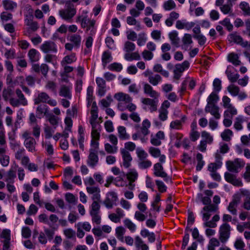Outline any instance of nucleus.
Instances as JSON below:
<instances>
[{
    "instance_id": "f257e3e1",
    "label": "nucleus",
    "mask_w": 250,
    "mask_h": 250,
    "mask_svg": "<svg viewBox=\"0 0 250 250\" xmlns=\"http://www.w3.org/2000/svg\"><path fill=\"white\" fill-rule=\"evenodd\" d=\"M21 137L23 140L24 146L29 152L33 153L37 151V142L32 136L30 131L28 130L23 131L21 134Z\"/></svg>"
},
{
    "instance_id": "f03ea898",
    "label": "nucleus",
    "mask_w": 250,
    "mask_h": 250,
    "mask_svg": "<svg viewBox=\"0 0 250 250\" xmlns=\"http://www.w3.org/2000/svg\"><path fill=\"white\" fill-rule=\"evenodd\" d=\"M66 8L59 11V15L65 21H70L76 14L74 5L70 1L65 2Z\"/></svg>"
},
{
    "instance_id": "7ed1b4c3",
    "label": "nucleus",
    "mask_w": 250,
    "mask_h": 250,
    "mask_svg": "<svg viewBox=\"0 0 250 250\" xmlns=\"http://www.w3.org/2000/svg\"><path fill=\"white\" fill-rule=\"evenodd\" d=\"M15 93L17 98H11L9 99L10 104L14 107H19L20 105L26 106L28 104V101L20 88L15 90Z\"/></svg>"
},
{
    "instance_id": "20e7f679",
    "label": "nucleus",
    "mask_w": 250,
    "mask_h": 250,
    "mask_svg": "<svg viewBox=\"0 0 250 250\" xmlns=\"http://www.w3.org/2000/svg\"><path fill=\"white\" fill-rule=\"evenodd\" d=\"M34 103L35 104L46 103L52 106H55L57 104L56 100L52 99L49 95L45 92H40L34 99Z\"/></svg>"
},
{
    "instance_id": "39448f33",
    "label": "nucleus",
    "mask_w": 250,
    "mask_h": 250,
    "mask_svg": "<svg viewBox=\"0 0 250 250\" xmlns=\"http://www.w3.org/2000/svg\"><path fill=\"white\" fill-rule=\"evenodd\" d=\"M231 227L228 223H223L219 229V239L222 243H225L230 235Z\"/></svg>"
},
{
    "instance_id": "423d86ee",
    "label": "nucleus",
    "mask_w": 250,
    "mask_h": 250,
    "mask_svg": "<svg viewBox=\"0 0 250 250\" xmlns=\"http://www.w3.org/2000/svg\"><path fill=\"white\" fill-rule=\"evenodd\" d=\"M190 63L188 61H185L182 63L176 64L173 69V79L179 80L183 72L189 67Z\"/></svg>"
},
{
    "instance_id": "0eeeda50",
    "label": "nucleus",
    "mask_w": 250,
    "mask_h": 250,
    "mask_svg": "<svg viewBox=\"0 0 250 250\" xmlns=\"http://www.w3.org/2000/svg\"><path fill=\"white\" fill-rule=\"evenodd\" d=\"M154 172L153 174L156 177H161L164 179L166 182L170 181L172 182L171 179L167 173L165 172L164 168L160 163H157L153 166Z\"/></svg>"
},
{
    "instance_id": "6e6552de",
    "label": "nucleus",
    "mask_w": 250,
    "mask_h": 250,
    "mask_svg": "<svg viewBox=\"0 0 250 250\" xmlns=\"http://www.w3.org/2000/svg\"><path fill=\"white\" fill-rule=\"evenodd\" d=\"M226 165L229 171L238 173L239 169L244 166V163L240 161L238 159H235L233 161H227Z\"/></svg>"
},
{
    "instance_id": "1a4fd4ad",
    "label": "nucleus",
    "mask_w": 250,
    "mask_h": 250,
    "mask_svg": "<svg viewBox=\"0 0 250 250\" xmlns=\"http://www.w3.org/2000/svg\"><path fill=\"white\" fill-rule=\"evenodd\" d=\"M143 89L144 93L150 98L158 99L160 97V93L154 90L152 86L147 83H143Z\"/></svg>"
},
{
    "instance_id": "9d476101",
    "label": "nucleus",
    "mask_w": 250,
    "mask_h": 250,
    "mask_svg": "<svg viewBox=\"0 0 250 250\" xmlns=\"http://www.w3.org/2000/svg\"><path fill=\"white\" fill-rule=\"evenodd\" d=\"M95 23L96 21L95 20H90L87 18L86 19H83L81 25L82 28H86V32L90 30L89 34L91 36H93L96 32V29L94 27Z\"/></svg>"
},
{
    "instance_id": "9b49d317",
    "label": "nucleus",
    "mask_w": 250,
    "mask_h": 250,
    "mask_svg": "<svg viewBox=\"0 0 250 250\" xmlns=\"http://www.w3.org/2000/svg\"><path fill=\"white\" fill-rule=\"evenodd\" d=\"M125 175L128 181V188L129 190H132L135 187L134 183L138 179V173L137 171L134 169H131L129 172H127Z\"/></svg>"
},
{
    "instance_id": "f8f14e48",
    "label": "nucleus",
    "mask_w": 250,
    "mask_h": 250,
    "mask_svg": "<svg viewBox=\"0 0 250 250\" xmlns=\"http://www.w3.org/2000/svg\"><path fill=\"white\" fill-rule=\"evenodd\" d=\"M26 25L28 26L26 31L23 32V35L26 36H29L31 32L36 31L39 26L37 21H33L32 19H26L25 20Z\"/></svg>"
},
{
    "instance_id": "ddd939ff",
    "label": "nucleus",
    "mask_w": 250,
    "mask_h": 250,
    "mask_svg": "<svg viewBox=\"0 0 250 250\" xmlns=\"http://www.w3.org/2000/svg\"><path fill=\"white\" fill-rule=\"evenodd\" d=\"M41 50L44 53H56L57 48L55 43L52 41H45L40 46Z\"/></svg>"
},
{
    "instance_id": "4468645a",
    "label": "nucleus",
    "mask_w": 250,
    "mask_h": 250,
    "mask_svg": "<svg viewBox=\"0 0 250 250\" xmlns=\"http://www.w3.org/2000/svg\"><path fill=\"white\" fill-rule=\"evenodd\" d=\"M142 103L146 105L149 106L151 112L156 111L157 110L158 99L152 98H144L142 99Z\"/></svg>"
},
{
    "instance_id": "2eb2a0df",
    "label": "nucleus",
    "mask_w": 250,
    "mask_h": 250,
    "mask_svg": "<svg viewBox=\"0 0 250 250\" xmlns=\"http://www.w3.org/2000/svg\"><path fill=\"white\" fill-rule=\"evenodd\" d=\"M229 41L235 43L240 44L243 47H246L248 45L247 41L244 42L243 38L237 33L234 32L229 36Z\"/></svg>"
},
{
    "instance_id": "dca6fc26",
    "label": "nucleus",
    "mask_w": 250,
    "mask_h": 250,
    "mask_svg": "<svg viewBox=\"0 0 250 250\" xmlns=\"http://www.w3.org/2000/svg\"><path fill=\"white\" fill-rule=\"evenodd\" d=\"M165 139V134L162 131H159L155 135L152 134L150 136V143L154 146H160L161 140Z\"/></svg>"
},
{
    "instance_id": "f3484780",
    "label": "nucleus",
    "mask_w": 250,
    "mask_h": 250,
    "mask_svg": "<svg viewBox=\"0 0 250 250\" xmlns=\"http://www.w3.org/2000/svg\"><path fill=\"white\" fill-rule=\"evenodd\" d=\"M151 125L150 122L147 119L143 120L141 124V126L139 125H137L135 126V128L140 129L141 133L144 135V136H147L149 133V128Z\"/></svg>"
},
{
    "instance_id": "a211bd4d",
    "label": "nucleus",
    "mask_w": 250,
    "mask_h": 250,
    "mask_svg": "<svg viewBox=\"0 0 250 250\" xmlns=\"http://www.w3.org/2000/svg\"><path fill=\"white\" fill-rule=\"evenodd\" d=\"M224 177L227 182L229 183L234 186L241 187L243 186L242 181L236 178L235 175L226 172L225 173Z\"/></svg>"
},
{
    "instance_id": "6ab92c4d",
    "label": "nucleus",
    "mask_w": 250,
    "mask_h": 250,
    "mask_svg": "<svg viewBox=\"0 0 250 250\" xmlns=\"http://www.w3.org/2000/svg\"><path fill=\"white\" fill-rule=\"evenodd\" d=\"M99 157L97 152L93 149H90L87 163L90 167H94L98 163Z\"/></svg>"
},
{
    "instance_id": "aec40b11",
    "label": "nucleus",
    "mask_w": 250,
    "mask_h": 250,
    "mask_svg": "<svg viewBox=\"0 0 250 250\" xmlns=\"http://www.w3.org/2000/svg\"><path fill=\"white\" fill-rule=\"evenodd\" d=\"M121 153L123 159V165L125 168H128L131 166L132 158L130 153L125 148L121 149Z\"/></svg>"
},
{
    "instance_id": "412c9836",
    "label": "nucleus",
    "mask_w": 250,
    "mask_h": 250,
    "mask_svg": "<svg viewBox=\"0 0 250 250\" xmlns=\"http://www.w3.org/2000/svg\"><path fill=\"white\" fill-rule=\"evenodd\" d=\"M219 110V107L215 104H207L205 107V111L210 113L216 119L220 118L221 115Z\"/></svg>"
},
{
    "instance_id": "4be33fe9",
    "label": "nucleus",
    "mask_w": 250,
    "mask_h": 250,
    "mask_svg": "<svg viewBox=\"0 0 250 250\" xmlns=\"http://www.w3.org/2000/svg\"><path fill=\"white\" fill-rule=\"evenodd\" d=\"M114 98L120 102L127 104L132 101V98L127 94L119 92L114 95Z\"/></svg>"
},
{
    "instance_id": "5701e85b",
    "label": "nucleus",
    "mask_w": 250,
    "mask_h": 250,
    "mask_svg": "<svg viewBox=\"0 0 250 250\" xmlns=\"http://www.w3.org/2000/svg\"><path fill=\"white\" fill-rule=\"evenodd\" d=\"M36 108L37 116L39 118H41L43 116H47L49 114L48 107L44 104H38Z\"/></svg>"
},
{
    "instance_id": "b1692460",
    "label": "nucleus",
    "mask_w": 250,
    "mask_h": 250,
    "mask_svg": "<svg viewBox=\"0 0 250 250\" xmlns=\"http://www.w3.org/2000/svg\"><path fill=\"white\" fill-rule=\"evenodd\" d=\"M96 82L99 87V95L101 96H104L106 91V84L105 80L102 78L98 77L96 79Z\"/></svg>"
},
{
    "instance_id": "393cba45",
    "label": "nucleus",
    "mask_w": 250,
    "mask_h": 250,
    "mask_svg": "<svg viewBox=\"0 0 250 250\" xmlns=\"http://www.w3.org/2000/svg\"><path fill=\"white\" fill-rule=\"evenodd\" d=\"M18 167V166L15 165L14 167H12L10 170L7 172L5 181L9 183H12L14 182V179L16 177V170Z\"/></svg>"
},
{
    "instance_id": "a878e982",
    "label": "nucleus",
    "mask_w": 250,
    "mask_h": 250,
    "mask_svg": "<svg viewBox=\"0 0 250 250\" xmlns=\"http://www.w3.org/2000/svg\"><path fill=\"white\" fill-rule=\"evenodd\" d=\"M71 86L62 85L60 87L59 90V95L67 99L71 98V94L70 92Z\"/></svg>"
},
{
    "instance_id": "bb28decb",
    "label": "nucleus",
    "mask_w": 250,
    "mask_h": 250,
    "mask_svg": "<svg viewBox=\"0 0 250 250\" xmlns=\"http://www.w3.org/2000/svg\"><path fill=\"white\" fill-rule=\"evenodd\" d=\"M211 214L208 212H203V220L205 221L204 224V225L206 227H208L209 228H216L217 226V224L216 223L213 222L211 220L208 221L209 218L210 217Z\"/></svg>"
},
{
    "instance_id": "cd10ccee",
    "label": "nucleus",
    "mask_w": 250,
    "mask_h": 250,
    "mask_svg": "<svg viewBox=\"0 0 250 250\" xmlns=\"http://www.w3.org/2000/svg\"><path fill=\"white\" fill-rule=\"evenodd\" d=\"M240 199L239 198H235L232 199V200L229 203L228 207V210L233 215L237 214V207L239 203Z\"/></svg>"
},
{
    "instance_id": "c85d7f7f",
    "label": "nucleus",
    "mask_w": 250,
    "mask_h": 250,
    "mask_svg": "<svg viewBox=\"0 0 250 250\" xmlns=\"http://www.w3.org/2000/svg\"><path fill=\"white\" fill-rule=\"evenodd\" d=\"M216 157L218 159L216 162L211 163L208 166V170L211 172H216L217 169L221 167L222 163L220 161L221 156L219 154H217Z\"/></svg>"
},
{
    "instance_id": "c756f323",
    "label": "nucleus",
    "mask_w": 250,
    "mask_h": 250,
    "mask_svg": "<svg viewBox=\"0 0 250 250\" xmlns=\"http://www.w3.org/2000/svg\"><path fill=\"white\" fill-rule=\"evenodd\" d=\"M2 3L4 9L7 11H13L17 7V3L11 0H3Z\"/></svg>"
},
{
    "instance_id": "7c9ffc66",
    "label": "nucleus",
    "mask_w": 250,
    "mask_h": 250,
    "mask_svg": "<svg viewBox=\"0 0 250 250\" xmlns=\"http://www.w3.org/2000/svg\"><path fill=\"white\" fill-rule=\"evenodd\" d=\"M92 127L91 137L93 140H99L100 137L101 125H91Z\"/></svg>"
},
{
    "instance_id": "2f4dec72",
    "label": "nucleus",
    "mask_w": 250,
    "mask_h": 250,
    "mask_svg": "<svg viewBox=\"0 0 250 250\" xmlns=\"http://www.w3.org/2000/svg\"><path fill=\"white\" fill-rule=\"evenodd\" d=\"M28 57L31 62H38L40 59L38 51L34 48L31 49L28 52Z\"/></svg>"
},
{
    "instance_id": "473e14b6",
    "label": "nucleus",
    "mask_w": 250,
    "mask_h": 250,
    "mask_svg": "<svg viewBox=\"0 0 250 250\" xmlns=\"http://www.w3.org/2000/svg\"><path fill=\"white\" fill-rule=\"evenodd\" d=\"M168 37L172 45L176 47H179L180 39L178 37V34L176 31L169 33Z\"/></svg>"
},
{
    "instance_id": "72a5a7b5",
    "label": "nucleus",
    "mask_w": 250,
    "mask_h": 250,
    "mask_svg": "<svg viewBox=\"0 0 250 250\" xmlns=\"http://www.w3.org/2000/svg\"><path fill=\"white\" fill-rule=\"evenodd\" d=\"M69 41L74 45V47L78 48L81 43L82 37L78 34H73L70 36Z\"/></svg>"
},
{
    "instance_id": "f704fd0d",
    "label": "nucleus",
    "mask_w": 250,
    "mask_h": 250,
    "mask_svg": "<svg viewBox=\"0 0 250 250\" xmlns=\"http://www.w3.org/2000/svg\"><path fill=\"white\" fill-rule=\"evenodd\" d=\"M76 60L77 58L75 53H72L69 55L65 56L61 61V64L62 65L71 64L76 62Z\"/></svg>"
},
{
    "instance_id": "c9c22d12",
    "label": "nucleus",
    "mask_w": 250,
    "mask_h": 250,
    "mask_svg": "<svg viewBox=\"0 0 250 250\" xmlns=\"http://www.w3.org/2000/svg\"><path fill=\"white\" fill-rule=\"evenodd\" d=\"M118 136L119 138L122 140H128L129 138V135L127 133L126 128L125 126H119L117 128Z\"/></svg>"
},
{
    "instance_id": "e433bc0d",
    "label": "nucleus",
    "mask_w": 250,
    "mask_h": 250,
    "mask_svg": "<svg viewBox=\"0 0 250 250\" xmlns=\"http://www.w3.org/2000/svg\"><path fill=\"white\" fill-rule=\"evenodd\" d=\"M228 60L235 66L239 65L241 64V61L239 60V56L237 54L234 53L229 54Z\"/></svg>"
},
{
    "instance_id": "4c0bfd02",
    "label": "nucleus",
    "mask_w": 250,
    "mask_h": 250,
    "mask_svg": "<svg viewBox=\"0 0 250 250\" xmlns=\"http://www.w3.org/2000/svg\"><path fill=\"white\" fill-rule=\"evenodd\" d=\"M237 114V109L232 105L226 108L224 113L225 118H232V117Z\"/></svg>"
},
{
    "instance_id": "58836bf2",
    "label": "nucleus",
    "mask_w": 250,
    "mask_h": 250,
    "mask_svg": "<svg viewBox=\"0 0 250 250\" xmlns=\"http://www.w3.org/2000/svg\"><path fill=\"white\" fill-rule=\"evenodd\" d=\"M162 80V78L159 74H155L154 76H149L148 79L149 83L153 86L157 85Z\"/></svg>"
},
{
    "instance_id": "ea45409f",
    "label": "nucleus",
    "mask_w": 250,
    "mask_h": 250,
    "mask_svg": "<svg viewBox=\"0 0 250 250\" xmlns=\"http://www.w3.org/2000/svg\"><path fill=\"white\" fill-rule=\"evenodd\" d=\"M232 4L231 3L224 4L220 7V9L221 12L226 15L229 14V16H233L232 10Z\"/></svg>"
},
{
    "instance_id": "a19ab883",
    "label": "nucleus",
    "mask_w": 250,
    "mask_h": 250,
    "mask_svg": "<svg viewBox=\"0 0 250 250\" xmlns=\"http://www.w3.org/2000/svg\"><path fill=\"white\" fill-rule=\"evenodd\" d=\"M125 175V173L122 172V175H119L118 177L115 179V185L118 187H128V185L126 184V182L124 179V177Z\"/></svg>"
},
{
    "instance_id": "79ce46f5",
    "label": "nucleus",
    "mask_w": 250,
    "mask_h": 250,
    "mask_svg": "<svg viewBox=\"0 0 250 250\" xmlns=\"http://www.w3.org/2000/svg\"><path fill=\"white\" fill-rule=\"evenodd\" d=\"M220 241L216 238H212L209 241L208 246V250H215V248L220 246Z\"/></svg>"
},
{
    "instance_id": "37998d69",
    "label": "nucleus",
    "mask_w": 250,
    "mask_h": 250,
    "mask_svg": "<svg viewBox=\"0 0 250 250\" xmlns=\"http://www.w3.org/2000/svg\"><path fill=\"white\" fill-rule=\"evenodd\" d=\"M46 117L50 125L53 126L54 128H56L59 123V118L52 114H48Z\"/></svg>"
},
{
    "instance_id": "c03bdc74",
    "label": "nucleus",
    "mask_w": 250,
    "mask_h": 250,
    "mask_svg": "<svg viewBox=\"0 0 250 250\" xmlns=\"http://www.w3.org/2000/svg\"><path fill=\"white\" fill-rule=\"evenodd\" d=\"M125 229L122 226L118 227L116 228V235L117 238L122 242H124V235L125 232Z\"/></svg>"
},
{
    "instance_id": "a18cd8bd",
    "label": "nucleus",
    "mask_w": 250,
    "mask_h": 250,
    "mask_svg": "<svg viewBox=\"0 0 250 250\" xmlns=\"http://www.w3.org/2000/svg\"><path fill=\"white\" fill-rule=\"evenodd\" d=\"M219 23L221 25L226 27L229 32H230L233 30V25L231 23L230 19L228 18H226L223 21H220Z\"/></svg>"
},
{
    "instance_id": "49530a36",
    "label": "nucleus",
    "mask_w": 250,
    "mask_h": 250,
    "mask_svg": "<svg viewBox=\"0 0 250 250\" xmlns=\"http://www.w3.org/2000/svg\"><path fill=\"white\" fill-rule=\"evenodd\" d=\"M163 8L166 11H170L176 8V3L173 0H167L164 2Z\"/></svg>"
},
{
    "instance_id": "de8ad7c7",
    "label": "nucleus",
    "mask_w": 250,
    "mask_h": 250,
    "mask_svg": "<svg viewBox=\"0 0 250 250\" xmlns=\"http://www.w3.org/2000/svg\"><path fill=\"white\" fill-rule=\"evenodd\" d=\"M126 22L129 25H135L137 27V30L141 29V24L140 22L138 21L135 18L132 16H128L126 18Z\"/></svg>"
},
{
    "instance_id": "09e8293b",
    "label": "nucleus",
    "mask_w": 250,
    "mask_h": 250,
    "mask_svg": "<svg viewBox=\"0 0 250 250\" xmlns=\"http://www.w3.org/2000/svg\"><path fill=\"white\" fill-rule=\"evenodd\" d=\"M226 74L231 83L236 82L239 77V74H234L230 70H229L228 68L226 71Z\"/></svg>"
},
{
    "instance_id": "8fccbe9b",
    "label": "nucleus",
    "mask_w": 250,
    "mask_h": 250,
    "mask_svg": "<svg viewBox=\"0 0 250 250\" xmlns=\"http://www.w3.org/2000/svg\"><path fill=\"white\" fill-rule=\"evenodd\" d=\"M218 210V206L213 204H208L203 208L204 212H216Z\"/></svg>"
},
{
    "instance_id": "3c124183",
    "label": "nucleus",
    "mask_w": 250,
    "mask_h": 250,
    "mask_svg": "<svg viewBox=\"0 0 250 250\" xmlns=\"http://www.w3.org/2000/svg\"><path fill=\"white\" fill-rule=\"evenodd\" d=\"M201 136L203 138L202 141H204L208 144H211L213 142V137L208 132L206 131H202Z\"/></svg>"
},
{
    "instance_id": "603ef678",
    "label": "nucleus",
    "mask_w": 250,
    "mask_h": 250,
    "mask_svg": "<svg viewBox=\"0 0 250 250\" xmlns=\"http://www.w3.org/2000/svg\"><path fill=\"white\" fill-rule=\"evenodd\" d=\"M101 200H93L91 205L90 212H100L101 208L100 202Z\"/></svg>"
},
{
    "instance_id": "864d4df0",
    "label": "nucleus",
    "mask_w": 250,
    "mask_h": 250,
    "mask_svg": "<svg viewBox=\"0 0 250 250\" xmlns=\"http://www.w3.org/2000/svg\"><path fill=\"white\" fill-rule=\"evenodd\" d=\"M232 135V131L229 129H227L221 133V136L224 141L229 142Z\"/></svg>"
},
{
    "instance_id": "5fc2aeb1",
    "label": "nucleus",
    "mask_w": 250,
    "mask_h": 250,
    "mask_svg": "<svg viewBox=\"0 0 250 250\" xmlns=\"http://www.w3.org/2000/svg\"><path fill=\"white\" fill-rule=\"evenodd\" d=\"M227 90L233 96H237L240 92L239 87L234 84H230L228 86Z\"/></svg>"
},
{
    "instance_id": "6e6d98bb",
    "label": "nucleus",
    "mask_w": 250,
    "mask_h": 250,
    "mask_svg": "<svg viewBox=\"0 0 250 250\" xmlns=\"http://www.w3.org/2000/svg\"><path fill=\"white\" fill-rule=\"evenodd\" d=\"M219 99V97L216 93L214 92H212L209 96L208 97L207 101V104H215Z\"/></svg>"
},
{
    "instance_id": "4d7b16f0",
    "label": "nucleus",
    "mask_w": 250,
    "mask_h": 250,
    "mask_svg": "<svg viewBox=\"0 0 250 250\" xmlns=\"http://www.w3.org/2000/svg\"><path fill=\"white\" fill-rule=\"evenodd\" d=\"M112 59L111 53L109 51H104L102 55V62L104 66L109 62Z\"/></svg>"
},
{
    "instance_id": "13d9d810",
    "label": "nucleus",
    "mask_w": 250,
    "mask_h": 250,
    "mask_svg": "<svg viewBox=\"0 0 250 250\" xmlns=\"http://www.w3.org/2000/svg\"><path fill=\"white\" fill-rule=\"evenodd\" d=\"M196 160L197 161V164L196 168L197 171H200L201 170V169L202 168L205 164V162L203 160V155H202V154L200 153H198L197 154Z\"/></svg>"
},
{
    "instance_id": "bf43d9fd",
    "label": "nucleus",
    "mask_w": 250,
    "mask_h": 250,
    "mask_svg": "<svg viewBox=\"0 0 250 250\" xmlns=\"http://www.w3.org/2000/svg\"><path fill=\"white\" fill-rule=\"evenodd\" d=\"M13 94V91L11 88L4 89L2 91V97L5 101H9Z\"/></svg>"
},
{
    "instance_id": "052dcab7",
    "label": "nucleus",
    "mask_w": 250,
    "mask_h": 250,
    "mask_svg": "<svg viewBox=\"0 0 250 250\" xmlns=\"http://www.w3.org/2000/svg\"><path fill=\"white\" fill-rule=\"evenodd\" d=\"M65 236L68 239H74L76 237V232L72 229H65L63 231Z\"/></svg>"
},
{
    "instance_id": "680f3d73",
    "label": "nucleus",
    "mask_w": 250,
    "mask_h": 250,
    "mask_svg": "<svg viewBox=\"0 0 250 250\" xmlns=\"http://www.w3.org/2000/svg\"><path fill=\"white\" fill-rule=\"evenodd\" d=\"M240 8L244 12V15L250 16V7L247 2L245 1L241 2L240 4Z\"/></svg>"
},
{
    "instance_id": "e2e57ef3",
    "label": "nucleus",
    "mask_w": 250,
    "mask_h": 250,
    "mask_svg": "<svg viewBox=\"0 0 250 250\" xmlns=\"http://www.w3.org/2000/svg\"><path fill=\"white\" fill-rule=\"evenodd\" d=\"M92 217V222L97 225H100L101 222V217L100 212H89Z\"/></svg>"
},
{
    "instance_id": "0e129e2a",
    "label": "nucleus",
    "mask_w": 250,
    "mask_h": 250,
    "mask_svg": "<svg viewBox=\"0 0 250 250\" xmlns=\"http://www.w3.org/2000/svg\"><path fill=\"white\" fill-rule=\"evenodd\" d=\"M136 154L140 161L146 160L148 156L147 153L144 150L139 147L136 149Z\"/></svg>"
},
{
    "instance_id": "69168bd1",
    "label": "nucleus",
    "mask_w": 250,
    "mask_h": 250,
    "mask_svg": "<svg viewBox=\"0 0 250 250\" xmlns=\"http://www.w3.org/2000/svg\"><path fill=\"white\" fill-rule=\"evenodd\" d=\"M44 137L45 139H50L53 135L54 130L48 125H45L44 127Z\"/></svg>"
},
{
    "instance_id": "338daca9",
    "label": "nucleus",
    "mask_w": 250,
    "mask_h": 250,
    "mask_svg": "<svg viewBox=\"0 0 250 250\" xmlns=\"http://www.w3.org/2000/svg\"><path fill=\"white\" fill-rule=\"evenodd\" d=\"M125 226L131 231H135L136 225L129 219H125L124 220Z\"/></svg>"
},
{
    "instance_id": "774afa93",
    "label": "nucleus",
    "mask_w": 250,
    "mask_h": 250,
    "mask_svg": "<svg viewBox=\"0 0 250 250\" xmlns=\"http://www.w3.org/2000/svg\"><path fill=\"white\" fill-rule=\"evenodd\" d=\"M108 68L111 71L120 72L123 69L122 65L121 63L114 62L108 65Z\"/></svg>"
}]
</instances>
